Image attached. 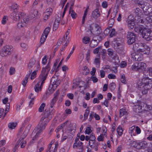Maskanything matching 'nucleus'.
<instances>
[{"label":"nucleus","instance_id":"3","mask_svg":"<svg viewBox=\"0 0 152 152\" xmlns=\"http://www.w3.org/2000/svg\"><path fill=\"white\" fill-rule=\"evenodd\" d=\"M134 30L136 32H140L143 38H150L152 37V32H149L148 30L142 26L135 27Z\"/></svg>","mask_w":152,"mask_h":152},{"label":"nucleus","instance_id":"26","mask_svg":"<svg viewBox=\"0 0 152 152\" xmlns=\"http://www.w3.org/2000/svg\"><path fill=\"white\" fill-rule=\"evenodd\" d=\"M135 128V126H133L129 129L128 132L131 136H135V133L134 132Z\"/></svg>","mask_w":152,"mask_h":152},{"label":"nucleus","instance_id":"28","mask_svg":"<svg viewBox=\"0 0 152 152\" xmlns=\"http://www.w3.org/2000/svg\"><path fill=\"white\" fill-rule=\"evenodd\" d=\"M83 142L81 141H78L77 142H75L73 145V147L74 148L79 147L81 148L83 147Z\"/></svg>","mask_w":152,"mask_h":152},{"label":"nucleus","instance_id":"48","mask_svg":"<svg viewBox=\"0 0 152 152\" xmlns=\"http://www.w3.org/2000/svg\"><path fill=\"white\" fill-rule=\"evenodd\" d=\"M89 136L90 139V140H91V141L93 142H94V141H96V139L94 133H91Z\"/></svg>","mask_w":152,"mask_h":152},{"label":"nucleus","instance_id":"30","mask_svg":"<svg viewBox=\"0 0 152 152\" xmlns=\"http://www.w3.org/2000/svg\"><path fill=\"white\" fill-rule=\"evenodd\" d=\"M69 13L73 19H75L77 16V14L71 8L69 9Z\"/></svg>","mask_w":152,"mask_h":152},{"label":"nucleus","instance_id":"54","mask_svg":"<svg viewBox=\"0 0 152 152\" xmlns=\"http://www.w3.org/2000/svg\"><path fill=\"white\" fill-rule=\"evenodd\" d=\"M63 41L64 42H63V43H64V42H66L64 45L65 46V47H66L69 43L70 40L69 39H64Z\"/></svg>","mask_w":152,"mask_h":152},{"label":"nucleus","instance_id":"25","mask_svg":"<svg viewBox=\"0 0 152 152\" xmlns=\"http://www.w3.org/2000/svg\"><path fill=\"white\" fill-rule=\"evenodd\" d=\"M117 132L119 136H121L123 134V130L122 126L119 125L117 129Z\"/></svg>","mask_w":152,"mask_h":152},{"label":"nucleus","instance_id":"43","mask_svg":"<svg viewBox=\"0 0 152 152\" xmlns=\"http://www.w3.org/2000/svg\"><path fill=\"white\" fill-rule=\"evenodd\" d=\"M102 131L101 132L102 134H103L104 135H105L107 132V129L106 127L104 126H103L102 127Z\"/></svg>","mask_w":152,"mask_h":152},{"label":"nucleus","instance_id":"32","mask_svg":"<svg viewBox=\"0 0 152 152\" xmlns=\"http://www.w3.org/2000/svg\"><path fill=\"white\" fill-rule=\"evenodd\" d=\"M127 38H134L136 37V35L133 32H128L126 36Z\"/></svg>","mask_w":152,"mask_h":152},{"label":"nucleus","instance_id":"36","mask_svg":"<svg viewBox=\"0 0 152 152\" xmlns=\"http://www.w3.org/2000/svg\"><path fill=\"white\" fill-rule=\"evenodd\" d=\"M83 74L87 75L89 73V70L88 68L86 66H84L83 68Z\"/></svg>","mask_w":152,"mask_h":152},{"label":"nucleus","instance_id":"50","mask_svg":"<svg viewBox=\"0 0 152 152\" xmlns=\"http://www.w3.org/2000/svg\"><path fill=\"white\" fill-rule=\"evenodd\" d=\"M105 135H103V134H101L97 138V140L98 141H102L104 140V136Z\"/></svg>","mask_w":152,"mask_h":152},{"label":"nucleus","instance_id":"15","mask_svg":"<svg viewBox=\"0 0 152 152\" xmlns=\"http://www.w3.org/2000/svg\"><path fill=\"white\" fill-rule=\"evenodd\" d=\"M147 145V143L146 141H142L140 142H137L136 144V148L137 149L143 148Z\"/></svg>","mask_w":152,"mask_h":152},{"label":"nucleus","instance_id":"17","mask_svg":"<svg viewBox=\"0 0 152 152\" xmlns=\"http://www.w3.org/2000/svg\"><path fill=\"white\" fill-rule=\"evenodd\" d=\"M135 2L140 6L142 8L143 10L144 9L147 10V8H148V4L141 0H136Z\"/></svg>","mask_w":152,"mask_h":152},{"label":"nucleus","instance_id":"42","mask_svg":"<svg viewBox=\"0 0 152 152\" xmlns=\"http://www.w3.org/2000/svg\"><path fill=\"white\" fill-rule=\"evenodd\" d=\"M90 112V110L88 107L86 110V112L84 114V119H87L88 116Z\"/></svg>","mask_w":152,"mask_h":152},{"label":"nucleus","instance_id":"29","mask_svg":"<svg viewBox=\"0 0 152 152\" xmlns=\"http://www.w3.org/2000/svg\"><path fill=\"white\" fill-rule=\"evenodd\" d=\"M31 16L32 18L36 17L38 15V12L36 10H31Z\"/></svg>","mask_w":152,"mask_h":152},{"label":"nucleus","instance_id":"6","mask_svg":"<svg viewBox=\"0 0 152 152\" xmlns=\"http://www.w3.org/2000/svg\"><path fill=\"white\" fill-rule=\"evenodd\" d=\"M46 126V123L40 122L36 127L34 129L35 132H36L35 137H38L45 129Z\"/></svg>","mask_w":152,"mask_h":152},{"label":"nucleus","instance_id":"33","mask_svg":"<svg viewBox=\"0 0 152 152\" xmlns=\"http://www.w3.org/2000/svg\"><path fill=\"white\" fill-rule=\"evenodd\" d=\"M98 42L95 39H93L91 41L90 45L91 47H94L97 45Z\"/></svg>","mask_w":152,"mask_h":152},{"label":"nucleus","instance_id":"35","mask_svg":"<svg viewBox=\"0 0 152 152\" xmlns=\"http://www.w3.org/2000/svg\"><path fill=\"white\" fill-rule=\"evenodd\" d=\"M116 87V85L115 83L112 82L109 85V89L111 91L114 90Z\"/></svg>","mask_w":152,"mask_h":152},{"label":"nucleus","instance_id":"59","mask_svg":"<svg viewBox=\"0 0 152 152\" xmlns=\"http://www.w3.org/2000/svg\"><path fill=\"white\" fill-rule=\"evenodd\" d=\"M11 8L14 10V11L17 10L18 7V6L17 4H14L11 6Z\"/></svg>","mask_w":152,"mask_h":152},{"label":"nucleus","instance_id":"55","mask_svg":"<svg viewBox=\"0 0 152 152\" xmlns=\"http://www.w3.org/2000/svg\"><path fill=\"white\" fill-rule=\"evenodd\" d=\"M135 39H129L127 40V43L129 45H131L135 42Z\"/></svg>","mask_w":152,"mask_h":152},{"label":"nucleus","instance_id":"57","mask_svg":"<svg viewBox=\"0 0 152 152\" xmlns=\"http://www.w3.org/2000/svg\"><path fill=\"white\" fill-rule=\"evenodd\" d=\"M90 53L91 50L89 49L88 50L86 54V59L87 61L90 58Z\"/></svg>","mask_w":152,"mask_h":152},{"label":"nucleus","instance_id":"46","mask_svg":"<svg viewBox=\"0 0 152 152\" xmlns=\"http://www.w3.org/2000/svg\"><path fill=\"white\" fill-rule=\"evenodd\" d=\"M45 103H42L40 106V107H39L38 111L40 112H42L44 110V107H45Z\"/></svg>","mask_w":152,"mask_h":152},{"label":"nucleus","instance_id":"9","mask_svg":"<svg viewBox=\"0 0 152 152\" xmlns=\"http://www.w3.org/2000/svg\"><path fill=\"white\" fill-rule=\"evenodd\" d=\"M29 20L28 17L26 16L20 20L17 24V27L19 29H21L26 26Z\"/></svg>","mask_w":152,"mask_h":152},{"label":"nucleus","instance_id":"56","mask_svg":"<svg viewBox=\"0 0 152 152\" xmlns=\"http://www.w3.org/2000/svg\"><path fill=\"white\" fill-rule=\"evenodd\" d=\"M108 54L110 56H112L113 54V51L111 49H108L107 50Z\"/></svg>","mask_w":152,"mask_h":152},{"label":"nucleus","instance_id":"7","mask_svg":"<svg viewBox=\"0 0 152 152\" xmlns=\"http://www.w3.org/2000/svg\"><path fill=\"white\" fill-rule=\"evenodd\" d=\"M10 15L14 20L16 21L19 20L26 16L24 13L15 11L12 12Z\"/></svg>","mask_w":152,"mask_h":152},{"label":"nucleus","instance_id":"64","mask_svg":"<svg viewBox=\"0 0 152 152\" xmlns=\"http://www.w3.org/2000/svg\"><path fill=\"white\" fill-rule=\"evenodd\" d=\"M108 78L110 79H115L116 78V76L115 75L110 74H109L108 75Z\"/></svg>","mask_w":152,"mask_h":152},{"label":"nucleus","instance_id":"44","mask_svg":"<svg viewBox=\"0 0 152 152\" xmlns=\"http://www.w3.org/2000/svg\"><path fill=\"white\" fill-rule=\"evenodd\" d=\"M37 72V70H34L31 73V77L30 78L31 80H32L34 79L36 77Z\"/></svg>","mask_w":152,"mask_h":152},{"label":"nucleus","instance_id":"20","mask_svg":"<svg viewBox=\"0 0 152 152\" xmlns=\"http://www.w3.org/2000/svg\"><path fill=\"white\" fill-rule=\"evenodd\" d=\"M100 54H98L96 55L94 61V63L96 65V66L99 67L100 65Z\"/></svg>","mask_w":152,"mask_h":152},{"label":"nucleus","instance_id":"11","mask_svg":"<svg viewBox=\"0 0 152 152\" xmlns=\"http://www.w3.org/2000/svg\"><path fill=\"white\" fill-rule=\"evenodd\" d=\"M150 52V48L145 45L142 44V48H139L137 50V53L143 54H149Z\"/></svg>","mask_w":152,"mask_h":152},{"label":"nucleus","instance_id":"16","mask_svg":"<svg viewBox=\"0 0 152 152\" xmlns=\"http://www.w3.org/2000/svg\"><path fill=\"white\" fill-rule=\"evenodd\" d=\"M117 12L118 11L116 10L115 11H114V12L112 13V17H113V18L109 20L108 23L109 26L111 28H112L113 25L115 21V20L113 19V18L116 16V15L117 14Z\"/></svg>","mask_w":152,"mask_h":152},{"label":"nucleus","instance_id":"4","mask_svg":"<svg viewBox=\"0 0 152 152\" xmlns=\"http://www.w3.org/2000/svg\"><path fill=\"white\" fill-rule=\"evenodd\" d=\"M50 69V66L48 65L45 67L42 68V70L38 78V81L41 82V85H43L45 83V81L46 79Z\"/></svg>","mask_w":152,"mask_h":152},{"label":"nucleus","instance_id":"49","mask_svg":"<svg viewBox=\"0 0 152 152\" xmlns=\"http://www.w3.org/2000/svg\"><path fill=\"white\" fill-rule=\"evenodd\" d=\"M20 45L23 50H27L28 48V46L26 44L23 43L20 44Z\"/></svg>","mask_w":152,"mask_h":152},{"label":"nucleus","instance_id":"21","mask_svg":"<svg viewBox=\"0 0 152 152\" xmlns=\"http://www.w3.org/2000/svg\"><path fill=\"white\" fill-rule=\"evenodd\" d=\"M50 29V28L49 27L46 28L45 29L44 32L42 35L41 38H46L49 33Z\"/></svg>","mask_w":152,"mask_h":152},{"label":"nucleus","instance_id":"23","mask_svg":"<svg viewBox=\"0 0 152 152\" xmlns=\"http://www.w3.org/2000/svg\"><path fill=\"white\" fill-rule=\"evenodd\" d=\"M127 114V111L125 109L122 108L120 109L119 111V117L120 118L124 115H126Z\"/></svg>","mask_w":152,"mask_h":152},{"label":"nucleus","instance_id":"37","mask_svg":"<svg viewBox=\"0 0 152 152\" xmlns=\"http://www.w3.org/2000/svg\"><path fill=\"white\" fill-rule=\"evenodd\" d=\"M57 99L58 98H56V97H54L52 99L50 104V107L51 108H53L54 104H55L56 101L57 100Z\"/></svg>","mask_w":152,"mask_h":152},{"label":"nucleus","instance_id":"8","mask_svg":"<svg viewBox=\"0 0 152 152\" xmlns=\"http://www.w3.org/2000/svg\"><path fill=\"white\" fill-rule=\"evenodd\" d=\"M31 127V125L30 124L28 125V126L26 127V129L23 132V133L21 135V134L23 130V128L22 127L20 129L18 134V137H20V139H24L26 137L28 132H29Z\"/></svg>","mask_w":152,"mask_h":152},{"label":"nucleus","instance_id":"60","mask_svg":"<svg viewBox=\"0 0 152 152\" xmlns=\"http://www.w3.org/2000/svg\"><path fill=\"white\" fill-rule=\"evenodd\" d=\"M111 28L109 27H107L104 31V33L106 35H107L109 33L110 31V29Z\"/></svg>","mask_w":152,"mask_h":152},{"label":"nucleus","instance_id":"14","mask_svg":"<svg viewBox=\"0 0 152 152\" xmlns=\"http://www.w3.org/2000/svg\"><path fill=\"white\" fill-rule=\"evenodd\" d=\"M51 81L52 83V88L53 90L56 89L60 83V80H58L56 81L54 80V78L53 77L52 78Z\"/></svg>","mask_w":152,"mask_h":152},{"label":"nucleus","instance_id":"12","mask_svg":"<svg viewBox=\"0 0 152 152\" xmlns=\"http://www.w3.org/2000/svg\"><path fill=\"white\" fill-rule=\"evenodd\" d=\"M49 112H46L44 116H42L40 120V122L42 123H45L47 124L49 122V120L52 118V116L48 115Z\"/></svg>","mask_w":152,"mask_h":152},{"label":"nucleus","instance_id":"63","mask_svg":"<svg viewBox=\"0 0 152 152\" xmlns=\"http://www.w3.org/2000/svg\"><path fill=\"white\" fill-rule=\"evenodd\" d=\"M147 72L148 73L149 75L152 76V68H148L147 69Z\"/></svg>","mask_w":152,"mask_h":152},{"label":"nucleus","instance_id":"5","mask_svg":"<svg viewBox=\"0 0 152 152\" xmlns=\"http://www.w3.org/2000/svg\"><path fill=\"white\" fill-rule=\"evenodd\" d=\"M13 51V47L9 45L3 46L0 51V55L3 57H6L11 54Z\"/></svg>","mask_w":152,"mask_h":152},{"label":"nucleus","instance_id":"18","mask_svg":"<svg viewBox=\"0 0 152 152\" xmlns=\"http://www.w3.org/2000/svg\"><path fill=\"white\" fill-rule=\"evenodd\" d=\"M100 15V12L98 9H95L91 13V18L95 19L97 18Z\"/></svg>","mask_w":152,"mask_h":152},{"label":"nucleus","instance_id":"58","mask_svg":"<svg viewBox=\"0 0 152 152\" xmlns=\"http://www.w3.org/2000/svg\"><path fill=\"white\" fill-rule=\"evenodd\" d=\"M15 71V69L14 68L11 67L10 69L9 72L10 75H12L13 74Z\"/></svg>","mask_w":152,"mask_h":152},{"label":"nucleus","instance_id":"40","mask_svg":"<svg viewBox=\"0 0 152 152\" xmlns=\"http://www.w3.org/2000/svg\"><path fill=\"white\" fill-rule=\"evenodd\" d=\"M59 22L58 20H56L54 22L53 26V30H56L58 27Z\"/></svg>","mask_w":152,"mask_h":152},{"label":"nucleus","instance_id":"52","mask_svg":"<svg viewBox=\"0 0 152 152\" xmlns=\"http://www.w3.org/2000/svg\"><path fill=\"white\" fill-rule=\"evenodd\" d=\"M8 17L7 16H4L2 19L1 23L3 24H5L7 21L8 20Z\"/></svg>","mask_w":152,"mask_h":152},{"label":"nucleus","instance_id":"45","mask_svg":"<svg viewBox=\"0 0 152 152\" xmlns=\"http://www.w3.org/2000/svg\"><path fill=\"white\" fill-rule=\"evenodd\" d=\"M113 59L115 60L114 61L116 64H118L119 62V60L118 57L117 55H115L113 57Z\"/></svg>","mask_w":152,"mask_h":152},{"label":"nucleus","instance_id":"24","mask_svg":"<svg viewBox=\"0 0 152 152\" xmlns=\"http://www.w3.org/2000/svg\"><path fill=\"white\" fill-rule=\"evenodd\" d=\"M142 104L143 105V110L146 111H149L152 109V107L151 105H148L143 102H142Z\"/></svg>","mask_w":152,"mask_h":152},{"label":"nucleus","instance_id":"51","mask_svg":"<svg viewBox=\"0 0 152 152\" xmlns=\"http://www.w3.org/2000/svg\"><path fill=\"white\" fill-rule=\"evenodd\" d=\"M92 130H91V127H87L85 132L86 134H89L91 133Z\"/></svg>","mask_w":152,"mask_h":152},{"label":"nucleus","instance_id":"31","mask_svg":"<svg viewBox=\"0 0 152 152\" xmlns=\"http://www.w3.org/2000/svg\"><path fill=\"white\" fill-rule=\"evenodd\" d=\"M135 23L133 20H129L128 21V26L129 27L131 28H134Z\"/></svg>","mask_w":152,"mask_h":152},{"label":"nucleus","instance_id":"41","mask_svg":"<svg viewBox=\"0 0 152 152\" xmlns=\"http://www.w3.org/2000/svg\"><path fill=\"white\" fill-rule=\"evenodd\" d=\"M6 115L4 109L3 108L0 109V118L2 117V118H3Z\"/></svg>","mask_w":152,"mask_h":152},{"label":"nucleus","instance_id":"10","mask_svg":"<svg viewBox=\"0 0 152 152\" xmlns=\"http://www.w3.org/2000/svg\"><path fill=\"white\" fill-rule=\"evenodd\" d=\"M35 67H36L38 69L40 67V65L39 62H36L34 59L32 58L29 61L28 65V68L31 69V70L29 71L30 73L32 72V69Z\"/></svg>","mask_w":152,"mask_h":152},{"label":"nucleus","instance_id":"39","mask_svg":"<svg viewBox=\"0 0 152 152\" xmlns=\"http://www.w3.org/2000/svg\"><path fill=\"white\" fill-rule=\"evenodd\" d=\"M28 76V75H26L24 79L22 81V83L24 87L26 86V85L27 83Z\"/></svg>","mask_w":152,"mask_h":152},{"label":"nucleus","instance_id":"62","mask_svg":"<svg viewBox=\"0 0 152 152\" xmlns=\"http://www.w3.org/2000/svg\"><path fill=\"white\" fill-rule=\"evenodd\" d=\"M34 96H32V99H31V101L29 102V106L31 107H32V105L34 104Z\"/></svg>","mask_w":152,"mask_h":152},{"label":"nucleus","instance_id":"19","mask_svg":"<svg viewBox=\"0 0 152 152\" xmlns=\"http://www.w3.org/2000/svg\"><path fill=\"white\" fill-rule=\"evenodd\" d=\"M143 108V105L142 104V102L140 104V105H135L134 107V110L136 113H139L141 111V110Z\"/></svg>","mask_w":152,"mask_h":152},{"label":"nucleus","instance_id":"47","mask_svg":"<svg viewBox=\"0 0 152 152\" xmlns=\"http://www.w3.org/2000/svg\"><path fill=\"white\" fill-rule=\"evenodd\" d=\"M67 133L69 135L71 136V135H74L75 132L74 130L73 129H69L67 130Z\"/></svg>","mask_w":152,"mask_h":152},{"label":"nucleus","instance_id":"34","mask_svg":"<svg viewBox=\"0 0 152 152\" xmlns=\"http://www.w3.org/2000/svg\"><path fill=\"white\" fill-rule=\"evenodd\" d=\"M17 126V123H10L9 124L8 127L11 129H14Z\"/></svg>","mask_w":152,"mask_h":152},{"label":"nucleus","instance_id":"53","mask_svg":"<svg viewBox=\"0 0 152 152\" xmlns=\"http://www.w3.org/2000/svg\"><path fill=\"white\" fill-rule=\"evenodd\" d=\"M75 46H73V47L72 49V50L71 51L69 54L67 56V58H66V61H67L69 59V58H70L71 55L73 53L74 51L75 50Z\"/></svg>","mask_w":152,"mask_h":152},{"label":"nucleus","instance_id":"22","mask_svg":"<svg viewBox=\"0 0 152 152\" xmlns=\"http://www.w3.org/2000/svg\"><path fill=\"white\" fill-rule=\"evenodd\" d=\"M42 85H41V82L38 81L34 87V90L36 92H38L41 91Z\"/></svg>","mask_w":152,"mask_h":152},{"label":"nucleus","instance_id":"2","mask_svg":"<svg viewBox=\"0 0 152 152\" xmlns=\"http://www.w3.org/2000/svg\"><path fill=\"white\" fill-rule=\"evenodd\" d=\"M89 31L88 32L87 34L88 35L87 37H95L98 36L102 32L100 26L98 25H91L90 26ZM83 38H86L84 37Z\"/></svg>","mask_w":152,"mask_h":152},{"label":"nucleus","instance_id":"61","mask_svg":"<svg viewBox=\"0 0 152 152\" xmlns=\"http://www.w3.org/2000/svg\"><path fill=\"white\" fill-rule=\"evenodd\" d=\"M67 0H61L60 5L63 8Z\"/></svg>","mask_w":152,"mask_h":152},{"label":"nucleus","instance_id":"1","mask_svg":"<svg viewBox=\"0 0 152 152\" xmlns=\"http://www.w3.org/2000/svg\"><path fill=\"white\" fill-rule=\"evenodd\" d=\"M147 67L146 64L142 62H137L132 66L133 70L139 72L143 71L144 76L141 80L137 82L138 88H141V91L143 94H147L149 90L152 87V78H150L144 75L145 70Z\"/></svg>","mask_w":152,"mask_h":152},{"label":"nucleus","instance_id":"13","mask_svg":"<svg viewBox=\"0 0 152 152\" xmlns=\"http://www.w3.org/2000/svg\"><path fill=\"white\" fill-rule=\"evenodd\" d=\"M142 53H138L137 51L135 53H133L132 54L133 58L136 61H140L142 59Z\"/></svg>","mask_w":152,"mask_h":152},{"label":"nucleus","instance_id":"38","mask_svg":"<svg viewBox=\"0 0 152 152\" xmlns=\"http://www.w3.org/2000/svg\"><path fill=\"white\" fill-rule=\"evenodd\" d=\"M52 11L53 10L51 8H48L46 10L45 13L47 15L50 16L51 14Z\"/></svg>","mask_w":152,"mask_h":152},{"label":"nucleus","instance_id":"27","mask_svg":"<svg viewBox=\"0 0 152 152\" xmlns=\"http://www.w3.org/2000/svg\"><path fill=\"white\" fill-rule=\"evenodd\" d=\"M18 142L20 144L21 148H23L26 146V142L24 139H19Z\"/></svg>","mask_w":152,"mask_h":152}]
</instances>
